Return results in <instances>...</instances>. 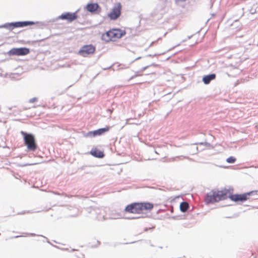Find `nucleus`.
I'll return each instance as SVG.
<instances>
[{
  "label": "nucleus",
  "instance_id": "obj_1",
  "mask_svg": "<svg viewBox=\"0 0 258 258\" xmlns=\"http://www.w3.org/2000/svg\"><path fill=\"white\" fill-rule=\"evenodd\" d=\"M21 134L23 136L24 144L27 146L28 150L30 151H35L37 146L35 142L34 136L31 134L27 133L24 131H21Z\"/></svg>",
  "mask_w": 258,
  "mask_h": 258
},
{
  "label": "nucleus",
  "instance_id": "obj_2",
  "mask_svg": "<svg viewBox=\"0 0 258 258\" xmlns=\"http://www.w3.org/2000/svg\"><path fill=\"white\" fill-rule=\"evenodd\" d=\"M30 52V49L26 47L13 48L8 52L9 55L23 56L28 54Z\"/></svg>",
  "mask_w": 258,
  "mask_h": 258
},
{
  "label": "nucleus",
  "instance_id": "obj_3",
  "mask_svg": "<svg viewBox=\"0 0 258 258\" xmlns=\"http://www.w3.org/2000/svg\"><path fill=\"white\" fill-rule=\"evenodd\" d=\"M121 10V5L120 3H116L112 8L110 13L108 14V17L112 20L117 19L120 15Z\"/></svg>",
  "mask_w": 258,
  "mask_h": 258
},
{
  "label": "nucleus",
  "instance_id": "obj_4",
  "mask_svg": "<svg viewBox=\"0 0 258 258\" xmlns=\"http://www.w3.org/2000/svg\"><path fill=\"white\" fill-rule=\"evenodd\" d=\"M254 193V191H252L250 192H248L247 193H245L243 194L239 195V194H235V195H231L229 196V198L233 201L234 202H238L240 201L243 202L247 200V196L253 195Z\"/></svg>",
  "mask_w": 258,
  "mask_h": 258
},
{
  "label": "nucleus",
  "instance_id": "obj_5",
  "mask_svg": "<svg viewBox=\"0 0 258 258\" xmlns=\"http://www.w3.org/2000/svg\"><path fill=\"white\" fill-rule=\"evenodd\" d=\"M124 211L131 213H139L142 211V205L140 203H134L127 205Z\"/></svg>",
  "mask_w": 258,
  "mask_h": 258
},
{
  "label": "nucleus",
  "instance_id": "obj_6",
  "mask_svg": "<svg viewBox=\"0 0 258 258\" xmlns=\"http://www.w3.org/2000/svg\"><path fill=\"white\" fill-rule=\"evenodd\" d=\"M95 50V47L92 45H86L82 46L79 51V54L86 57L88 55L92 54Z\"/></svg>",
  "mask_w": 258,
  "mask_h": 258
},
{
  "label": "nucleus",
  "instance_id": "obj_7",
  "mask_svg": "<svg viewBox=\"0 0 258 258\" xmlns=\"http://www.w3.org/2000/svg\"><path fill=\"white\" fill-rule=\"evenodd\" d=\"M214 192L217 202L227 199L228 197L227 195L230 192L229 190L227 189H224L222 190L214 191Z\"/></svg>",
  "mask_w": 258,
  "mask_h": 258
},
{
  "label": "nucleus",
  "instance_id": "obj_8",
  "mask_svg": "<svg viewBox=\"0 0 258 258\" xmlns=\"http://www.w3.org/2000/svg\"><path fill=\"white\" fill-rule=\"evenodd\" d=\"M58 18L62 20H66L69 22H72L77 18V15L76 13H72L68 12L62 14Z\"/></svg>",
  "mask_w": 258,
  "mask_h": 258
},
{
  "label": "nucleus",
  "instance_id": "obj_9",
  "mask_svg": "<svg viewBox=\"0 0 258 258\" xmlns=\"http://www.w3.org/2000/svg\"><path fill=\"white\" fill-rule=\"evenodd\" d=\"M90 212L93 215H97L96 218L99 221H102L105 219L104 212L102 210L91 208Z\"/></svg>",
  "mask_w": 258,
  "mask_h": 258
},
{
  "label": "nucleus",
  "instance_id": "obj_10",
  "mask_svg": "<svg viewBox=\"0 0 258 258\" xmlns=\"http://www.w3.org/2000/svg\"><path fill=\"white\" fill-rule=\"evenodd\" d=\"M205 202L207 204L217 202L214 191H212L206 195Z\"/></svg>",
  "mask_w": 258,
  "mask_h": 258
},
{
  "label": "nucleus",
  "instance_id": "obj_11",
  "mask_svg": "<svg viewBox=\"0 0 258 258\" xmlns=\"http://www.w3.org/2000/svg\"><path fill=\"white\" fill-rule=\"evenodd\" d=\"M115 38V33L114 29L110 30L106 33L105 35L102 36V39L105 41L108 42L112 40V39Z\"/></svg>",
  "mask_w": 258,
  "mask_h": 258
},
{
  "label": "nucleus",
  "instance_id": "obj_12",
  "mask_svg": "<svg viewBox=\"0 0 258 258\" xmlns=\"http://www.w3.org/2000/svg\"><path fill=\"white\" fill-rule=\"evenodd\" d=\"M18 25V22L8 23L0 26V28H5L10 30H12L14 28H19Z\"/></svg>",
  "mask_w": 258,
  "mask_h": 258
},
{
  "label": "nucleus",
  "instance_id": "obj_13",
  "mask_svg": "<svg viewBox=\"0 0 258 258\" xmlns=\"http://www.w3.org/2000/svg\"><path fill=\"white\" fill-rule=\"evenodd\" d=\"M99 7V6L97 3H90L86 5V9L88 12L94 13Z\"/></svg>",
  "mask_w": 258,
  "mask_h": 258
},
{
  "label": "nucleus",
  "instance_id": "obj_14",
  "mask_svg": "<svg viewBox=\"0 0 258 258\" xmlns=\"http://www.w3.org/2000/svg\"><path fill=\"white\" fill-rule=\"evenodd\" d=\"M216 78V75L215 74H211L208 75L204 76L203 77V81L206 85L209 84L210 82L214 80Z\"/></svg>",
  "mask_w": 258,
  "mask_h": 258
},
{
  "label": "nucleus",
  "instance_id": "obj_15",
  "mask_svg": "<svg viewBox=\"0 0 258 258\" xmlns=\"http://www.w3.org/2000/svg\"><path fill=\"white\" fill-rule=\"evenodd\" d=\"M110 127L107 126L104 128H101L97 130L93 131L94 136H100L108 132L109 130Z\"/></svg>",
  "mask_w": 258,
  "mask_h": 258
},
{
  "label": "nucleus",
  "instance_id": "obj_16",
  "mask_svg": "<svg viewBox=\"0 0 258 258\" xmlns=\"http://www.w3.org/2000/svg\"><path fill=\"white\" fill-rule=\"evenodd\" d=\"M90 154L94 157L97 158H103L104 156L103 152L97 149L92 150Z\"/></svg>",
  "mask_w": 258,
  "mask_h": 258
},
{
  "label": "nucleus",
  "instance_id": "obj_17",
  "mask_svg": "<svg viewBox=\"0 0 258 258\" xmlns=\"http://www.w3.org/2000/svg\"><path fill=\"white\" fill-rule=\"evenodd\" d=\"M35 23L33 21H19L18 27L19 28H22L29 25L35 24Z\"/></svg>",
  "mask_w": 258,
  "mask_h": 258
},
{
  "label": "nucleus",
  "instance_id": "obj_18",
  "mask_svg": "<svg viewBox=\"0 0 258 258\" xmlns=\"http://www.w3.org/2000/svg\"><path fill=\"white\" fill-rule=\"evenodd\" d=\"M142 205V210H150L153 209V205L150 203H140Z\"/></svg>",
  "mask_w": 258,
  "mask_h": 258
},
{
  "label": "nucleus",
  "instance_id": "obj_19",
  "mask_svg": "<svg viewBox=\"0 0 258 258\" xmlns=\"http://www.w3.org/2000/svg\"><path fill=\"white\" fill-rule=\"evenodd\" d=\"M189 208V205L186 202H183L180 203V210L182 212H185Z\"/></svg>",
  "mask_w": 258,
  "mask_h": 258
},
{
  "label": "nucleus",
  "instance_id": "obj_20",
  "mask_svg": "<svg viewBox=\"0 0 258 258\" xmlns=\"http://www.w3.org/2000/svg\"><path fill=\"white\" fill-rule=\"evenodd\" d=\"M114 30L115 33V38H120L125 34L124 32H123L119 29H114Z\"/></svg>",
  "mask_w": 258,
  "mask_h": 258
},
{
  "label": "nucleus",
  "instance_id": "obj_21",
  "mask_svg": "<svg viewBox=\"0 0 258 258\" xmlns=\"http://www.w3.org/2000/svg\"><path fill=\"white\" fill-rule=\"evenodd\" d=\"M189 152L191 154H195L198 152V147L191 146L190 148Z\"/></svg>",
  "mask_w": 258,
  "mask_h": 258
},
{
  "label": "nucleus",
  "instance_id": "obj_22",
  "mask_svg": "<svg viewBox=\"0 0 258 258\" xmlns=\"http://www.w3.org/2000/svg\"><path fill=\"white\" fill-rule=\"evenodd\" d=\"M236 161V158L233 156H230L226 159V161L229 163H234Z\"/></svg>",
  "mask_w": 258,
  "mask_h": 258
},
{
  "label": "nucleus",
  "instance_id": "obj_23",
  "mask_svg": "<svg viewBox=\"0 0 258 258\" xmlns=\"http://www.w3.org/2000/svg\"><path fill=\"white\" fill-rule=\"evenodd\" d=\"M86 137H90V138L95 137L94 134H93V131H90V132H88L86 135Z\"/></svg>",
  "mask_w": 258,
  "mask_h": 258
},
{
  "label": "nucleus",
  "instance_id": "obj_24",
  "mask_svg": "<svg viewBox=\"0 0 258 258\" xmlns=\"http://www.w3.org/2000/svg\"><path fill=\"white\" fill-rule=\"evenodd\" d=\"M141 58V57H140H140H138L136 58L134 60H133V61H132V62H131L129 64H128V65H127V66H126V65H123V67H124V68H125V69H127V68H129V67H130V65L132 63H133V62H134L135 60H138V59H140Z\"/></svg>",
  "mask_w": 258,
  "mask_h": 258
},
{
  "label": "nucleus",
  "instance_id": "obj_25",
  "mask_svg": "<svg viewBox=\"0 0 258 258\" xmlns=\"http://www.w3.org/2000/svg\"><path fill=\"white\" fill-rule=\"evenodd\" d=\"M36 100H37V98H36V97H34V98H31V99L29 100V102H30V103H34V102H35Z\"/></svg>",
  "mask_w": 258,
  "mask_h": 258
},
{
  "label": "nucleus",
  "instance_id": "obj_26",
  "mask_svg": "<svg viewBox=\"0 0 258 258\" xmlns=\"http://www.w3.org/2000/svg\"><path fill=\"white\" fill-rule=\"evenodd\" d=\"M198 144H200V145H204V144H205V145H207L208 144L207 142H205V143L201 142V143H195V144H194L193 145H198Z\"/></svg>",
  "mask_w": 258,
  "mask_h": 258
},
{
  "label": "nucleus",
  "instance_id": "obj_27",
  "mask_svg": "<svg viewBox=\"0 0 258 258\" xmlns=\"http://www.w3.org/2000/svg\"><path fill=\"white\" fill-rule=\"evenodd\" d=\"M149 66H146L144 68H143L141 71H140V72H143V71H144L145 70H146L148 68Z\"/></svg>",
  "mask_w": 258,
  "mask_h": 258
},
{
  "label": "nucleus",
  "instance_id": "obj_28",
  "mask_svg": "<svg viewBox=\"0 0 258 258\" xmlns=\"http://www.w3.org/2000/svg\"><path fill=\"white\" fill-rule=\"evenodd\" d=\"M141 75H137V74H136L135 76H133L131 77L130 78V80H132V79H133V78H134L135 77H137V76H141Z\"/></svg>",
  "mask_w": 258,
  "mask_h": 258
},
{
  "label": "nucleus",
  "instance_id": "obj_29",
  "mask_svg": "<svg viewBox=\"0 0 258 258\" xmlns=\"http://www.w3.org/2000/svg\"><path fill=\"white\" fill-rule=\"evenodd\" d=\"M250 13H251V14H254V13H255V12H256V11H255V10H251L250 11Z\"/></svg>",
  "mask_w": 258,
  "mask_h": 258
},
{
  "label": "nucleus",
  "instance_id": "obj_30",
  "mask_svg": "<svg viewBox=\"0 0 258 258\" xmlns=\"http://www.w3.org/2000/svg\"><path fill=\"white\" fill-rule=\"evenodd\" d=\"M24 236L23 235H17V236H16L15 237H14V238H18V237H23Z\"/></svg>",
  "mask_w": 258,
  "mask_h": 258
},
{
  "label": "nucleus",
  "instance_id": "obj_31",
  "mask_svg": "<svg viewBox=\"0 0 258 258\" xmlns=\"http://www.w3.org/2000/svg\"><path fill=\"white\" fill-rule=\"evenodd\" d=\"M151 229V228H145L144 231H147L149 229Z\"/></svg>",
  "mask_w": 258,
  "mask_h": 258
},
{
  "label": "nucleus",
  "instance_id": "obj_32",
  "mask_svg": "<svg viewBox=\"0 0 258 258\" xmlns=\"http://www.w3.org/2000/svg\"><path fill=\"white\" fill-rule=\"evenodd\" d=\"M29 235H31V236H35V234L34 233H30V234H28Z\"/></svg>",
  "mask_w": 258,
  "mask_h": 258
},
{
  "label": "nucleus",
  "instance_id": "obj_33",
  "mask_svg": "<svg viewBox=\"0 0 258 258\" xmlns=\"http://www.w3.org/2000/svg\"><path fill=\"white\" fill-rule=\"evenodd\" d=\"M154 43H155V42H154V41L152 42L151 43V44L150 45V47L152 46V45H153Z\"/></svg>",
  "mask_w": 258,
  "mask_h": 258
},
{
  "label": "nucleus",
  "instance_id": "obj_34",
  "mask_svg": "<svg viewBox=\"0 0 258 258\" xmlns=\"http://www.w3.org/2000/svg\"><path fill=\"white\" fill-rule=\"evenodd\" d=\"M136 218H138L137 217H132V218H130L129 219H136Z\"/></svg>",
  "mask_w": 258,
  "mask_h": 258
},
{
  "label": "nucleus",
  "instance_id": "obj_35",
  "mask_svg": "<svg viewBox=\"0 0 258 258\" xmlns=\"http://www.w3.org/2000/svg\"><path fill=\"white\" fill-rule=\"evenodd\" d=\"M45 39H41V40H38V41L39 42H41V41H43V40H44Z\"/></svg>",
  "mask_w": 258,
  "mask_h": 258
},
{
  "label": "nucleus",
  "instance_id": "obj_36",
  "mask_svg": "<svg viewBox=\"0 0 258 258\" xmlns=\"http://www.w3.org/2000/svg\"><path fill=\"white\" fill-rule=\"evenodd\" d=\"M78 215V214H74V215H71V216H76V215Z\"/></svg>",
  "mask_w": 258,
  "mask_h": 258
},
{
  "label": "nucleus",
  "instance_id": "obj_37",
  "mask_svg": "<svg viewBox=\"0 0 258 258\" xmlns=\"http://www.w3.org/2000/svg\"><path fill=\"white\" fill-rule=\"evenodd\" d=\"M114 218V219H118V217H114V218Z\"/></svg>",
  "mask_w": 258,
  "mask_h": 258
},
{
  "label": "nucleus",
  "instance_id": "obj_38",
  "mask_svg": "<svg viewBox=\"0 0 258 258\" xmlns=\"http://www.w3.org/2000/svg\"><path fill=\"white\" fill-rule=\"evenodd\" d=\"M75 210L77 211V212H78V210L75 209Z\"/></svg>",
  "mask_w": 258,
  "mask_h": 258
}]
</instances>
